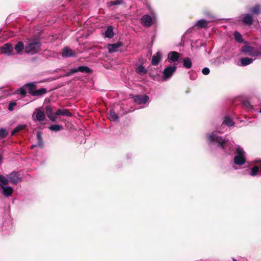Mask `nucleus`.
<instances>
[{
	"instance_id": "obj_1",
	"label": "nucleus",
	"mask_w": 261,
	"mask_h": 261,
	"mask_svg": "<svg viewBox=\"0 0 261 261\" xmlns=\"http://www.w3.org/2000/svg\"><path fill=\"white\" fill-rule=\"evenodd\" d=\"M207 138L210 143L218 144L219 147L225 150L231 148V144L228 140L222 139L221 137L219 136L217 132H214L211 135H209Z\"/></svg>"
},
{
	"instance_id": "obj_2",
	"label": "nucleus",
	"mask_w": 261,
	"mask_h": 261,
	"mask_svg": "<svg viewBox=\"0 0 261 261\" xmlns=\"http://www.w3.org/2000/svg\"><path fill=\"white\" fill-rule=\"evenodd\" d=\"M29 41L25 47V51L27 53L34 55L41 50V43L39 39L30 40Z\"/></svg>"
},
{
	"instance_id": "obj_3",
	"label": "nucleus",
	"mask_w": 261,
	"mask_h": 261,
	"mask_svg": "<svg viewBox=\"0 0 261 261\" xmlns=\"http://www.w3.org/2000/svg\"><path fill=\"white\" fill-rule=\"evenodd\" d=\"M236 153L237 155L234 158V163L236 165H242L246 162L245 152L240 146H238L236 148Z\"/></svg>"
},
{
	"instance_id": "obj_4",
	"label": "nucleus",
	"mask_w": 261,
	"mask_h": 261,
	"mask_svg": "<svg viewBox=\"0 0 261 261\" xmlns=\"http://www.w3.org/2000/svg\"><path fill=\"white\" fill-rule=\"evenodd\" d=\"M36 83H28L25 84V86L29 87L30 88V90L29 91V93L34 96H40L43 94H44L46 92V90L45 88H42L36 90H32V88H33L35 86Z\"/></svg>"
},
{
	"instance_id": "obj_5",
	"label": "nucleus",
	"mask_w": 261,
	"mask_h": 261,
	"mask_svg": "<svg viewBox=\"0 0 261 261\" xmlns=\"http://www.w3.org/2000/svg\"><path fill=\"white\" fill-rule=\"evenodd\" d=\"M177 67L175 65H170L166 67L163 72V81H167L169 80L176 71Z\"/></svg>"
},
{
	"instance_id": "obj_6",
	"label": "nucleus",
	"mask_w": 261,
	"mask_h": 261,
	"mask_svg": "<svg viewBox=\"0 0 261 261\" xmlns=\"http://www.w3.org/2000/svg\"><path fill=\"white\" fill-rule=\"evenodd\" d=\"M155 19L154 14L152 15V17L148 15H144L141 18V23L146 27L151 26L152 22Z\"/></svg>"
},
{
	"instance_id": "obj_7",
	"label": "nucleus",
	"mask_w": 261,
	"mask_h": 261,
	"mask_svg": "<svg viewBox=\"0 0 261 261\" xmlns=\"http://www.w3.org/2000/svg\"><path fill=\"white\" fill-rule=\"evenodd\" d=\"M241 50L243 53H247L249 56L257 57V48L253 47L249 45H245L242 47Z\"/></svg>"
},
{
	"instance_id": "obj_8",
	"label": "nucleus",
	"mask_w": 261,
	"mask_h": 261,
	"mask_svg": "<svg viewBox=\"0 0 261 261\" xmlns=\"http://www.w3.org/2000/svg\"><path fill=\"white\" fill-rule=\"evenodd\" d=\"M7 177L9 179L10 182L16 185L21 181V178L16 172H12L10 174L7 175Z\"/></svg>"
},
{
	"instance_id": "obj_9",
	"label": "nucleus",
	"mask_w": 261,
	"mask_h": 261,
	"mask_svg": "<svg viewBox=\"0 0 261 261\" xmlns=\"http://www.w3.org/2000/svg\"><path fill=\"white\" fill-rule=\"evenodd\" d=\"M90 71H91V70L89 67L82 66H80L77 68L71 69L69 72L66 73V75L70 76L72 74L77 72L89 73Z\"/></svg>"
},
{
	"instance_id": "obj_10",
	"label": "nucleus",
	"mask_w": 261,
	"mask_h": 261,
	"mask_svg": "<svg viewBox=\"0 0 261 261\" xmlns=\"http://www.w3.org/2000/svg\"><path fill=\"white\" fill-rule=\"evenodd\" d=\"M149 100V97L146 95H136L134 97V101L138 105L146 103Z\"/></svg>"
},
{
	"instance_id": "obj_11",
	"label": "nucleus",
	"mask_w": 261,
	"mask_h": 261,
	"mask_svg": "<svg viewBox=\"0 0 261 261\" xmlns=\"http://www.w3.org/2000/svg\"><path fill=\"white\" fill-rule=\"evenodd\" d=\"M1 50L3 52V53H4L7 56H10L13 54V47L12 44L10 43H7L4 44L1 47Z\"/></svg>"
},
{
	"instance_id": "obj_12",
	"label": "nucleus",
	"mask_w": 261,
	"mask_h": 261,
	"mask_svg": "<svg viewBox=\"0 0 261 261\" xmlns=\"http://www.w3.org/2000/svg\"><path fill=\"white\" fill-rule=\"evenodd\" d=\"M35 115L36 117L35 120L39 122L43 121L45 118L44 113L40 111V109L38 108L36 109L35 112L33 115V117H34Z\"/></svg>"
},
{
	"instance_id": "obj_13",
	"label": "nucleus",
	"mask_w": 261,
	"mask_h": 261,
	"mask_svg": "<svg viewBox=\"0 0 261 261\" xmlns=\"http://www.w3.org/2000/svg\"><path fill=\"white\" fill-rule=\"evenodd\" d=\"M62 57H70L74 56L75 53L73 52L69 47H64L61 52Z\"/></svg>"
},
{
	"instance_id": "obj_14",
	"label": "nucleus",
	"mask_w": 261,
	"mask_h": 261,
	"mask_svg": "<svg viewBox=\"0 0 261 261\" xmlns=\"http://www.w3.org/2000/svg\"><path fill=\"white\" fill-rule=\"evenodd\" d=\"M162 55V53L159 51L153 55L151 59L152 65L154 66L158 65L161 60Z\"/></svg>"
},
{
	"instance_id": "obj_15",
	"label": "nucleus",
	"mask_w": 261,
	"mask_h": 261,
	"mask_svg": "<svg viewBox=\"0 0 261 261\" xmlns=\"http://www.w3.org/2000/svg\"><path fill=\"white\" fill-rule=\"evenodd\" d=\"M122 45L121 42H118L114 44H109L108 46L109 51L111 53L116 52L118 50V48Z\"/></svg>"
},
{
	"instance_id": "obj_16",
	"label": "nucleus",
	"mask_w": 261,
	"mask_h": 261,
	"mask_svg": "<svg viewBox=\"0 0 261 261\" xmlns=\"http://www.w3.org/2000/svg\"><path fill=\"white\" fill-rule=\"evenodd\" d=\"M37 142L35 145H32L31 146V148H33L35 147H38L40 148H42L43 146V142L41 137V133L40 132H38L37 133Z\"/></svg>"
},
{
	"instance_id": "obj_17",
	"label": "nucleus",
	"mask_w": 261,
	"mask_h": 261,
	"mask_svg": "<svg viewBox=\"0 0 261 261\" xmlns=\"http://www.w3.org/2000/svg\"><path fill=\"white\" fill-rule=\"evenodd\" d=\"M0 188L2 189L3 194L6 196H10L13 191V189L11 187L0 185Z\"/></svg>"
},
{
	"instance_id": "obj_18",
	"label": "nucleus",
	"mask_w": 261,
	"mask_h": 261,
	"mask_svg": "<svg viewBox=\"0 0 261 261\" xmlns=\"http://www.w3.org/2000/svg\"><path fill=\"white\" fill-rule=\"evenodd\" d=\"M168 58L171 62L177 61L179 58V54L175 51H171L168 54Z\"/></svg>"
},
{
	"instance_id": "obj_19",
	"label": "nucleus",
	"mask_w": 261,
	"mask_h": 261,
	"mask_svg": "<svg viewBox=\"0 0 261 261\" xmlns=\"http://www.w3.org/2000/svg\"><path fill=\"white\" fill-rule=\"evenodd\" d=\"M211 21H212V20L206 21L202 19L196 22L195 26L197 27L198 28H205L207 27L208 23Z\"/></svg>"
},
{
	"instance_id": "obj_20",
	"label": "nucleus",
	"mask_w": 261,
	"mask_h": 261,
	"mask_svg": "<svg viewBox=\"0 0 261 261\" xmlns=\"http://www.w3.org/2000/svg\"><path fill=\"white\" fill-rule=\"evenodd\" d=\"M55 115L59 116V115H63V116H71L72 114L70 113L68 110L66 109H58L56 112L55 113Z\"/></svg>"
},
{
	"instance_id": "obj_21",
	"label": "nucleus",
	"mask_w": 261,
	"mask_h": 261,
	"mask_svg": "<svg viewBox=\"0 0 261 261\" xmlns=\"http://www.w3.org/2000/svg\"><path fill=\"white\" fill-rule=\"evenodd\" d=\"M242 21L246 24L251 25L252 23L253 18L250 14H246L243 15Z\"/></svg>"
},
{
	"instance_id": "obj_22",
	"label": "nucleus",
	"mask_w": 261,
	"mask_h": 261,
	"mask_svg": "<svg viewBox=\"0 0 261 261\" xmlns=\"http://www.w3.org/2000/svg\"><path fill=\"white\" fill-rule=\"evenodd\" d=\"M114 35L113 27L112 26L108 27L105 33V37L111 39L113 37Z\"/></svg>"
},
{
	"instance_id": "obj_23",
	"label": "nucleus",
	"mask_w": 261,
	"mask_h": 261,
	"mask_svg": "<svg viewBox=\"0 0 261 261\" xmlns=\"http://www.w3.org/2000/svg\"><path fill=\"white\" fill-rule=\"evenodd\" d=\"M240 62L241 65L245 66L252 63L253 59L248 57L242 58L240 59Z\"/></svg>"
},
{
	"instance_id": "obj_24",
	"label": "nucleus",
	"mask_w": 261,
	"mask_h": 261,
	"mask_svg": "<svg viewBox=\"0 0 261 261\" xmlns=\"http://www.w3.org/2000/svg\"><path fill=\"white\" fill-rule=\"evenodd\" d=\"M24 48L25 49L23 43L21 41L18 42L15 46V49L19 54H21Z\"/></svg>"
},
{
	"instance_id": "obj_25",
	"label": "nucleus",
	"mask_w": 261,
	"mask_h": 261,
	"mask_svg": "<svg viewBox=\"0 0 261 261\" xmlns=\"http://www.w3.org/2000/svg\"><path fill=\"white\" fill-rule=\"evenodd\" d=\"M109 118L111 121H117L118 120L117 114L113 110H110Z\"/></svg>"
},
{
	"instance_id": "obj_26",
	"label": "nucleus",
	"mask_w": 261,
	"mask_h": 261,
	"mask_svg": "<svg viewBox=\"0 0 261 261\" xmlns=\"http://www.w3.org/2000/svg\"><path fill=\"white\" fill-rule=\"evenodd\" d=\"M223 123L228 126H231L233 125L234 122L233 120L228 116L225 117Z\"/></svg>"
},
{
	"instance_id": "obj_27",
	"label": "nucleus",
	"mask_w": 261,
	"mask_h": 261,
	"mask_svg": "<svg viewBox=\"0 0 261 261\" xmlns=\"http://www.w3.org/2000/svg\"><path fill=\"white\" fill-rule=\"evenodd\" d=\"M26 126L27 125L25 124H20L18 125L11 132V135H14L15 133L24 129Z\"/></svg>"
},
{
	"instance_id": "obj_28",
	"label": "nucleus",
	"mask_w": 261,
	"mask_h": 261,
	"mask_svg": "<svg viewBox=\"0 0 261 261\" xmlns=\"http://www.w3.org/2000/svg\"><path fill=\"white\" fill-rule=\"evenodd\" d=\"M136 72L140 75H144L146 73L147 70L144 66L140 65L136 68Z\"/></svg>"
},
{
	"instance_id": "obj_29",
	"label": "nucleus",
	"mask_w": 261,
	"mask_h": 261,
	"mask_svg": "<svg viewBox=\"0 0 261 261\" xmlns=\"http://www.w3.org/2000/svg\"><path fill=\"white\" fill-rule=\"evenodd\" d=\"M250 11L253 14H258L261 12V7L259 5H256L251 8Z\"/></svg>"
},
{
	"instance_id": "obj_30",
	"label": "nucleus",
	"mask_w": 261,
	"mask_h": 261,
	"mask_svg": "<svg viewBox=\"0 0 261 261\" xmlns=\"http://www.w3.org/2000/svg\"><path fill=\"white\" fill-rule=\"evenodd\" d=\"M10 182L9 179L7 177L0 175V185H7Z\"/></svg>"
},
{
	"instance_id": "obj_31",
	"label": "nucleus",
	"mask_w": 261,
	"mask_h": 261,
	"mask_svg": "<svg viewBox=\"0 0 261 261\" xmlns=\"http://www.w3.org/2000/svg\"><path fill=\"white\" fill-rule=\"evenodd\" d=\"M183 62L184 66L185 68L189 69L192 67V62L189 58H185L184 59Z\"/></svg>"
},
{
	"instance_id": "obj_32",
	"label": "nucleus",
	"mask_w": 261,
	"mask_h": 261,
	"mask_svg": "<svg viewBox=\"0 0 261 261\" xmlns=\"http://www.w3.org/2000/svg\"><path fill=\"white\" fill-rule=\"evenodd\" d=\"M63 128V126L61 125H52L49 127L50 130L56 132L62 130Z\"/></svg>"
},
{
	"instance_id": "obj_33",
	"label": "nucleus",
	"mask_w": 261,
	"mask_h": 261,
	"mask_svg": "<svg viewBox=\"0 0 261 261\" xmlns=\"http://www.w3.org/2000/svg\"><path fill=\"white\" fill-rule=\"evenodd\" d=\"M123 3V0H116L113 2H111L108 3L109 7H111L113 5H120Z\"/></svg>"
},
{
	"instance_id": "obj_34",
	"label": "nucleus",
	"mask_w": 261,
	"mask_h": 261,
	"mask_svg": "<svg viewBox=\"0 0 261 261\" xmlns=\"http://www.w3.org/2000/svg\"><path fill=\"white\" fill-rule=\"evenodd\" d=\"M234 36L235 39L237 42H242L243 41L242 35L238 32L236 31L234 33Z\"/></svg>"
},
{
	"instance_id": "obj_35",
	"label": "nucleus",
	"mask_w": 261,
	"mask_h": 261,
	"mask_svg": "<svg viewBox=\"0 0 261 261\" xmlns=\"http://www.w3.org/2000/svg\"><path fill=\"white\" fill-rule=\"evenodd\" d=\"M16 93L18 94H20L22 96H24L26 94V91L24 88L21 87L17 90Z\"/></svg>"
},
{
	"instance_id": "obj_36",
	"label": "nucleus",
	"mask_w": 261,
	"mask_h": 261,
	"mask_svg": "<svg viewBox=\"0 0 261 261\" xmlns=\"http://www.w3.org/2000/svg\"><path fill=\"white\" fill-rule=\"evenodd\" d=\"M8 134L7 132L5 129H0V138H4L7 136Z\"/></svg>"
},
{
	"instance_id": "obj_37",
	"label": "nucleus",
	"mask_w": 261,
	"mask_h": 261,
	"mask_svg": "<svg viewBox=\"0 0 261 261\" xmlns=\"http://www.w3.org/2000/svg\"><path fill=\"white\" fill-rule=\"evenodd\" d=\"M57 116L55 115V113H53L52 114H49L47 117L49 118L50 121L52 122H55L57 120Z\"/></svg>"
},
{
	"instance_id": "obj_38",
	"label": "nucleus",
	"mask_w": 261,
	"mask_h": 261,
	"mask_svg": "<svg viewBox=\"0 0 261 261\" xmlns=\"http://www.w3.org/2000/svg\"><path fill=\"white\" fill-rule=\"evenodd\" d=\"M46 112L47 114V116L49 115V114H53V110L50 106L46 107Z\"/></svg>"
},
{
	"instance_id": "obj_39",
	"label": "nucleus",
	"mask_w": 261,
	"mask_h": 261,
	"mask_svg": "<svg viewBox=\"0 0 261 261\" xmlns=\"http://www.w3.org/2000/svg\"><path fill=\"white\" fill-rule=\"evenodd\" d=\"M210 69L208 68L205 67L202 69V72L204 75H207L210 73Z\"/></svg>"
},
{
	"instance_id": "obj_40",
	"label": "nucleus",
	"mask_w": 261,
	"mask_h": 261,
	"mask_svg": "<svg viewBox=\"0 0 261 261\" xmlns=\"http://www.w3.org/2000/svg\"><path fill=\"white\" fill-rule=\"evenodd\" d=\"M16 105V102H11L9 105V110L11 111L13 110V107Z\"/></svg>"
},
{
	"instance_id": "obj_41",
	"label": "nucleus",
	"mask_w": 261,
	"mask_h": 261,
	"mask_svg": "<svg viewBox=\"0 0 261 261\" xmlns=\"http://www.w3.org/2000/svg\"><path fill=\"white\" fill-rule=\"evenodd\" d=\"M244 105L246 106V107L249 109H251L252 107L250 106V103L248 102H244Z\"/></svg>"
},
{
	"instance_id": "obj_42",
	"label": "nucleus",
	"mask_w": 261,
	"mask_h": 261,
	"mask_svg": "<svg viewBox=\"0 0 261 261\" xmlns=\"http://www.w3.org/2000/svg\"><path fill=\"white\" fill-rule=\"evenodd\" d=\"M257 57L260 56L261 57V47L257 48Z\"/></svg>"
},
{
	"instance_id": "obj_43",
	"label": "nucleus",
	"mask_w": 261,
	"mask_h": 261,
	"mask_svg": "<svg viewBox=\"0 0 261 261\" xmlns=\"http://www.w3.org/2000/svg\"><path fill=\"white\" fill-rule=\"evenodd\" d=\"M233 261H237V260L236 259H233Z\"/></svg>"
},
{
	"instance_id": "obj_44",
	"label": "nucleus",
	"mask_w": 261,
	"mask_h": 261,
	"mask_svg": "<svg viewBox=\"0 0 261 261\" xmlns=\"http://www.w3.org/2000/svg\"><path fill=\"white\" fill-rule=\"evenodd\" d=\"M259 112L261 113V109H260Z\"/></svg>"
}]
</instances>
